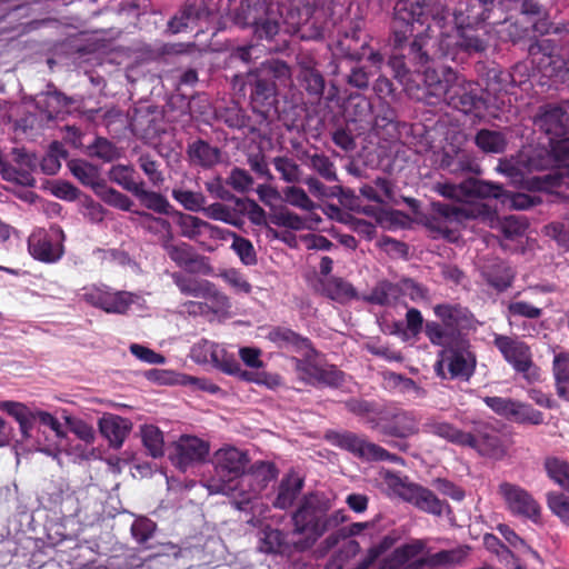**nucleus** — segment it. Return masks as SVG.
<instances>
[{
    "label": "nucleus",
    "instance_id": "7ed1b4c3",
    "mask_svg": "<svg viewBox=\"0 0 569 569\" xmlns=\"http://www.w3.org/2000/svg\"><path fill=\"white\" fill-rule=\"evenodd\" d=\"M327 506L316 495L306 496L292 515V537L302 536L295 541L296 550L310 549L328 530L338 528L348 517L343 510L327 513Z\"/></svg>",
    "mask_w": 569,
    "mask_h": 569
},
{
    "label": "nucleus",
    "instance_id": "338daca9",
    "mask_svg": "<svg viewBox=\"0 0 569 569\" xmlns=\"http://www.w3.org/2000/svg\"><path fill=\"white\" fill-rule=\"evenodd\" d=\"M270 221L277 227H283L296 231L306 230L307 227L306 222L302 220V217L288 209H280L274 211L270 216Z\"/></svg>",
    "mask_w": 569,
    "mask_h": 569
},
{
    "label": "nucleus",
    "instance_id": "8fccbe9b",
    "mask_svg": "<svg viewBox=\"0 0 569 569\" xmlns=\"http://www.w3.org/2000/svg\"><path fill=\"white\" fill-rule=\"evenodd\" d=\"M131 303V293L127 291H113L108 287L101 309L108 313H123Z\"/></svg>",
    "mask_w": 569,
    "mask_h": 569
},
{
    "label": "nucleus",
    "instance_id": "4c0bfd02",
    "mask_svg": "<svg viewBox=\"0 0 569 569\" xmlns=\"http://www.w3.org/2000/svg\"><path fill=\"white\" fill-rule=\"evenodd\" d=\"M70 102L68 97L58 91L41 93L37 97V106L48 119L56 118Z\"/></svg>",
    "mask_w": 569,
    "mask_h": 569
},
{
    "label": "nucleus",
    "instance_id": "3c124183",
    "mask_svg": "<svg viewBox=\"0 0 569 569\" xmlns=\"http://www.w3.org/2000/svg\"><path fill=\"white\" fill-rule=\"evenodd\" d=\"M231 236H233V231L204 221L199 243L207 246L208 250H214L220 243L228 241Z\"/></svg>",
    "mask_w": 569,
    "mask_h": 569
},
{
    "label": "nucleus",
    "instance_id": "de8ad7c7",
    "mask_svg": "<svg viewBox=\"0 0 569 569\" xmlns=\"http://www.w3.org/2000/svg\"><path fill=\"white\" fill-rule=\"evenodd\" d=\"M174 216L180 234L187 239L199 242L204 220L180 211H176Z\"/></svg>",
    "mask_w": 569,
    "mask_h": 569
},
{
    "label": "nucleus",
    "instance_id": "a878e982",
    "mask_svg": "<svg viewBox=\"0 0 569 569\" xmlns=\"http://www.w3.org/2000/svg\"><path fill=\"white\" fill-rule=\"evenodd\" d=\"M251 93H250V102L252 109L258 112H262V108L267 104L271 103V99H273L276 94V84L274 82L267 76L261 73L251 72L249 74Z\"/></svg>",
    "mask_w": 569,
    "mask_h": 569
},
{
    "label": "nucleus",
    "instance_id": "49530a36",
    "mask_svg": "<svg viewBox=\"0 0 569 569\" xmlns=\"http://www.w3.org/2000/svg\"><path fill=\"white\" fill-rule=\"evenodd\" d=\"M543 466L549 478L569 491V462L552 456L545 459Z\"/></svg>",
    "mask_w": 569,
    "mask_h": 569
},
{
    "label": "nucleus",
    "instance_id": "473e14b6",
    "mask_svg": "<svg viewBox=\"0 0 569 569\" xmlns=\"http://www.w3.org/2000/svg\"><path fill=\"white\" fill-rule=\"evenodd\" d=\"M470 547L459 546L450 550H441L422 558L423 563L437 569V567H453L460 565L468 557Z\"/></svg>",
    "mask_w": 569,
    "mask_h": 569
},
{
    "label": "nucleus",
    "instance_id": "f257e3e1",
    "mask_svg": "<svg viewBox=\"0 0 569 569\" xmlns=\"http://www.w3.org/2000/svg\"><path fill=\"white\" fill-rule=\"evenodd\" d=\"M470 220H479L497 229L505 239L515 240L521 237L528 224L518 216L502 219L486 203H469L461 207L448 206L441 201L431 202V211L427 218L428 228L439 236L453 241L460 227Z\"/></svg>",
    "mask_w": 569,
    "mask_h": 569
},
{
    "label": "nucleus",
    "instance_id": "20e7f679",
    "mask_svg": "<svg viewBox=\"0 0 569 569\" xmlns=\"http://www.w3.org/2000/svg\"><path fill=\"white\" fill-rule=\"evenodd\" d=\"M219 479L208 480L206 487L211 495L237 498L238 480L242 477L250 459L246 451L227 446L217 450L212 459Z\"/></svg>",
    "mask_w": 569,
    "mask_h": 569
},
{
    "label": "nucleus",
    "instance_id": "c9c22d12",
    "mask_svg": "<svg viewBox=\"0 0 569 569\" xmlns=\"http://www.w3.org/2000/svg\"><path fill=\"white\" fill-rule=\"evenodd\" d=\"M71 173L84 186L92 188L94 193L98 186H102L104 181L100 178L99 169L83 160H72L69 162Z\"/></svg>",
    "mask_w": 569,
    "mask_h": 569
},
{
    "label": "nucleus",
    "instance_id": "f8f14e48",
    "mask_svg": "<svg viewBox=\"0 0 569 569\" xmlns=\"http://www.w3.org/2000/svg\"><path fill=\"white\" fill-rule=\"evenodd\" d=\"M360 192L366 198L373 200L372 204L366 209V212L372 214L376 224L383 230L391 229V210L389 201L391 199V183L387 178H377L375 186H363Z\"/></svg>",
    "mask_w": 569,
    "mask_h": 569
},
{
    "label": "nucleus",
    "instance_id": "c756f323",
    "mask_svg": "<svg viewBox=\"0 0 569 569\" xmlns=\"http://www.w3.org/2000/svg\"><path fill=\"white\" fill-rule=\"evenodd\" d=\"M441 167L448 170L450 173H467L475 172L478 164L475 158L466 150H446L441 158Z\"/></svg>",
    "mask_w": 569,
    "mask_h": 569
},
{
    "label": "nucleus",
    "instance_id": "4468645a",
    "mask_svg": "<svg viewBox=\"0 0 569 569\" xmlns=\"http://www.w3.org/2000/svg\"><path fill=\"white\" fill-rule=\"evenodd\" d=\"M298 377L316 387H338L342 382V372L333 366H321L316 359H293Z\"/></svg>",
    "mask_w": 569,
    "mask_h": 569
},
{
    "label": "nucleus",
    "instance_id": "b1692460",
    "mask_svg": "<svg viewBox=\"0 0 569 569\" xmlns=\"http://www.w3.org/2000/svg\"><path fill=\"white\" fill-rule=\"evenodd\" d=\"M132 423L129 419L108 413L99 419V430L112 448H120L128 437Z\"/></svg>",
    "mask_w": 569,
    "mask_h": 569
},
{
    "label": "nucleus",
    "instance_id": "f704fd0d",
    "mask_svg": "<svg viewBox=\"0 0 569 569\" xmlns=\"http://www.w3.org/2000/svg\"><path fill=\"white\" fill-rule=\"evenodd\" d=\"M521 13L525 16L526 21H529L531 24L532 32L545 34L550 31L551 22L545 18V9L537 1L523 0Z\"/></svg>",
    "mask_w": 569,
    "mask_h": 569
},
{
    "label": "nucleus",
    "instance_id": "2f4dec72",
    "mask_svg": "<svg viewBox=\"0 0 569 569\" xmlns=\"http://www.w3.org/2000/svg\"><path fill=\"white\" fill-rule=\"evenodd\" d=\"M418 431V423L416 418L405 411L393 412V438L406 439ZM393 448L399 450H407L408 443L405 440L396 441L393 439Z\"/></svg>",
    "mask_w": 569,
    "mask_h": 569
},
{
    "label": "nucleus",
    "instance_id": "58836bf2",
    "mask_svg": "<svg viewBox=\"0 0 569 569\" xmlns=\"http://www.w3.org/2000/svg\"><path fill=\"white\" fill-rule=\"evenodd\" d=\"M171 197L184 210L190 212L201 211L207 203V198L201 191L188 190L183 186H174L171 191Z\"/></svg>",
    "mask_w": 569,
    "mask_h": 569
},
{
    "label": "nucleus",
    "instance_id": "bb28decb",
    "mask_svg": "<svg viewBox=\"0 0 569 569\" xmlns=\"http://www.w3.org/2000/svg\"><path fill=\"white\" fill-rule=\"evenodd\" d=\"M295 539L287 540L286 536L278 529L264 528L259 536L258 549L264 553L291 555L297 551Z\"/></svg>",
    "mask_w": 569,
    "mask_h": 569
},
{
    "label": "nucleus",
    "instance_id": "4be33fe9",
    "mask_svg": "<svg viewBox=\"0 0 569 569\" xmlns=\"http://www.w3.org/2000/svg\"><path fill=\"white\" fill-rule=\"evenodd\" d=\"M336 442L340 448L366 460H385L389 458L385 449L351 432L337 435Z\"/></svg>",
    "mask_w": 569,
    "mask_h": 569
},
{
    "label": "nucleus",
    "instance_id": "39448f33",
    "mask_svg": "<svg viewBox=\"0 0 569 569\" xmlns=\"http://www.w3.org/2000/svg\"><path fill=\"white\" fill-rule=\"evenodd\" d=\"M234 22L243 28L251 27L259 39L271 40L280 30V13L264 1L253 4L243 1L236 12Z\"/></svg>",
    "mask_w": 569,
    "mask_h": 569
},
{
    "label": "nucleus",
    "instance_id": "09e8293b",
    "mask_svg": "<svg viewBox=\"0 0 569 569\" xmlns=\"http://www.w3.org/2000/svg\"><path fill=\"white\" fill-rule=\"evenodd\" d=\"M425 333L432 345L441 346L443 349L459 340L442 322L428 321L425 325Z\"/></svg>",
    "mask_w": 569,
    "mask_h": 569
},
{
    "label": "nucleus",
    "instance_id": "bf43d9fd",
    "mask_svg": "<svg viewBox=\"0 0 569 569\" xmlns=\"http://www.w3.org/2000/svg\"><path fill=\"white\" fill-rule=\"evenodd\" d=\"M200 17V9L194 4L186 6L179 14L174 16L168 23L172 33H178L194 23Z\"/></svg>",
    "mask_w": 569,
    "mask_h": 569
},
{
    "label": "nucleus",
    "instance_id": "2eb2a0df",
    "mask_svg": "<svg viewBox=\"0 0 569 569\" xmlns=\"http://www.w3.org/2000/svg\"><path fill=\"white\" fill-rule=\"evenodd\" d=\"M533 126L546 133L550 141L562 138L568 133L569 114L555 103L542 104L533 116Z\"/></svg>",
    "mask_w": 569,
    "mask_h": 569
},
{
    "label": "nucleus",
    "instance_id": "9d476101",
    "mask_svg": "<svg viewBox=\"0 0 569 569\" xmlns=\"http://www.w3.org/2000/svg\"><path fill=\"white\" fill-rule=\"evenodd\" d=\"M277 477V469L271 462L257 461L244 470L240 480H238L237 503H248L257 498L268 483Z\"/></svg>",
    "mask_w": 569,
    "mask_h": 569
},
{
    "label": "nucleus",
    "instance_id": "393cba45",
    "mask_svg": "<svg viewBox=\"0 0 569 569\" xmlns=\"http://www.w3.org/2000/svg\"><path fill=\"white\" fill-rule=\"evenodd\" d=\"M520 163L526 173L545 170H557V160L549 147L538 146L520 152Z\"/></svg>",
    "mask_w": 569,
    "mask_h": 569
},
{
    "label": "nucleus",
    "instance_id": "a18cd8bd",
    "mask_svg": "<svg viewBox=\"0 0 569 569\" xmlns=\"http://www.w3.org/2000/svg\"><path fill=\"white\" fill-rule=\"evenodd\" d=\"M134 197L148 210H152L159 214H169L171 212V204L168 199L159 192L147 190L144 183L137 191Z\"/></svg>",
    "mask_w": 569,
    "mask_h": 569
},
{
    "label": "nucleus",
    "instance_id": "aec40b11",
    "mask_svg": "<svg viewBox=\"0 0 569 569\" xmlns=\"http://www.w3.org/2000/svg\"><path fill=\"white\" fill-rule=\"evenodd\" d=\"M433 312L441 322L453 331L457 339H463L461 331L469 329L473 323V316L468 308L459 303H439L433 307Z\"/></svg>",
    "mask_w": 569,
    "mask_h": 569
},
{
    "label": "nucleus",
    "instance_id": "c85d7f7f",
    "mask_svg": "<svg viewBox=\"0 0 569 569\" xmlns=\"http://www.w3.org/2000/svg\"><path fill=\"white\" fill-rule=\"evenodd\" d=\"M0 410L7 412L17 420L21 436L24 439L31 437L33 421L36 420L33 409L17 401H0Z\"/></svg>",
    "mask_w": 569,
    "mask_h": 569
},
{
    "label": "nucleus",
    "instance_id": "a211bd4d",
    "mask_svg": "<svg viewBox=\"0 0 569 569\" xmlns=\"http://www.w3.org/2000/svg\"><path fill=\"white\" fill-rule=\"evenodd\" d=\"M495 0H467L460 2L453 12L458 29H473L490 19Z\"/></svg>",
    "mask_w": 569,
    "mask_h": 569
},
{
    "label": "nucleus",
    "instance_id": "864d4df0",
    "mask_svg": "<svg viewBox=\"0 0 569 569\" xmlns=\"http://www.w3.org/2000/svg\"><path fill=\"white\" fill-rule=\"evenodd\" d=\"M141 438L144 447L153 458H158L163 455V435L158 427L153 425L143 426L141 428Z\"/></svg>",
    "mask_w": 569,
    "mask_h": 569
},
{
    "label": "nucleus",
    "instance_id": "0e129e2a",
    "mask_svg": "<svg viewBox=\"0 0 569 569\" xmlns=\"http://www.w3.org/2000/svg\"><path fill=\"white\" fill-rule=\"evenodd\" d=\"M422 488L423 487L408 481L407 478L402 479L393 472V496H398L403 501L415 505Z\"/></svg>",
    "mask_w": 569,
    "mask_h": 569
},
{
    "label": "nucleus",
    "instance_id": "603ef678",
    "mask_svg": "<svg viewBox=\"0 0 569 569\" xmlns=\"http://www.w3.org/2000/svg\"><path fill=\"white\" fill-rule=\"evenodd\" d=\"M545 233L565 250H569V211L545 226Z\"/></svg>",
    "mask_w": 569,
    "mask_h": 569
},
{
    "label": "nucleus",
    "instance_id": "6e6552de",
    "mask_svg": "<svg viewBox=\"0 0 569 569\" xmlns=\"http://www.w3.org/2000/svg\"><path fill=\"white\" fill-rule=\"evenodd\" d=\"M493 346L502 355L505 361L529 383L540 379V370L535 365L531 349L525 341L517 337L496 333Z\"/></svg>",
    "mask_w": 569,
    "mask_h": 569
},
{
    "label": "nucleus",
    "instance_id": "ea45409f",
    "mask_svg": "<svg viewBox=\"0 0 569 569\" xmlns=\"http://www.w3.org/2000/svg\"><path fill=\"white\" fill-rule=\"evenodd\" d=\"M109 178L111 181L119 184L126 191L131 192L133 196L144 183L136 179V170L131 166L116 164L112 166L109 171Z\"/></svg>",
    "mask_w": 569,
    "mask_h": 569
},
{
    "label": "nucleus",
    "instance_id": "6e6d98bb",
    "mask_svg": "<svg viewBox=\"0 0 569 569\" xmlns=\"http://www.w3.org/2000/svg\"><path fill=\"white\" fill-rule=\"evenodd\" d=\"M96 194L107 204L123 211H131L133 206V201L128 196L108 187L106 182L102 186H98Z\"/></svg>",
    "mask_w": 569,
    "mask_h": 569
},
{
    "label": "nucleus",
    "instance_id": "5fc2aeb1",
    "mask_svg": "<svg viewBox=\"0 0 569 569\" xmlns=\"http://www.w3.org/2000/svg\"><path fill=\"white\" fill-rule=\"evenodd\" d=\"M413 506L423 512L438 517L443 513L446 508H448V503L446 501L440 500L427 488H422Z\"/></svg>",
    "mask_w": 569,
    "mask_h": 569
},
{
    "label": "nucleus",
    "instance_id": "1a4fd4ad",
    "mask_svg": "<svg viewBox=\"0 0 569 569\" xmlns=\"http://www.w3.org/2000/svg\"><path fill=\"white\" fill-rule=\"evenodd\" d=\"M465 448L473 449L482 457L501 459L506 453V447L500 432L489 422L472 421L467 435Z\"/></svg>",
    "mask_w": 569,
    "mask_h": 569
},
{
    "label": "nucleus",
    "instance_id": "79ce46f5",
    "mask_svg": "<svg viewBox=\"0 0 569 569\" xmlns=\"http://www.w3.org/2000/svg\"><path fill=\"white\" fill-rule=\"evenodd\" d=\"M204 299V305L207 307V313H213L216 316H224L229 313L231 308V302L228 296L218 290L213 283H209L206 292L201 297Z\"/></svg>",
    "mask_w": 569,
    "mask_h": 569
},
{
    "label": "nucleus",
    "instance_id": "ddd939ff",
    "mask_svg": "<svg viewBox=\"0 0 569 569\" xmlns=\"http://www.w3.org/2000/svg\"><path fill=\"white\" fill-rule=\"evenodd\" d=\"M209 453V445L194 436H181L171 447L169 459L181 471L202 462Z\"/></svg>",
    "mask_w": 569,
    "mask_h": 569
},
{
    "label": "nucleus",
    "instance_id": "72a5a7b5",
    "mask_svg": "<svg viewBox=\"0 0 569 569\" xmlns=\"http://www.w3.org/2000/svg\"><path fill=\"white\" fill-rule=\"evenodd\" d=\"M303 480L297 475H290L282 479L273 506L278 509H288L300 495Z\"/></svg>",
    "mask_w": 569,
    "mask_h": 569
},
{
    "label": "nucleus",
    "instance_id": "f03ea898",
    "mask_svg": "<svg viewBox=\"0 0 569 569\" xmlns=\"http://www.w3.org/2000/svg\"><path fill=\"white\" fill-rule=\"evenodd\" d=\"M425 97L429 104L445 102L466 114L478 116L485 107L481 88L468 81L450 67L427 68L423 71Z\"/></svg>",
    "mask_w": 569,
    "mask_h": 569
},
{
    "label": "nucleus",
    "instance_id": "4d7b16f0",
    "mask_svg": "<svg viewBox=\"0 0 569 569\" xmlns=\"http://www.w3.org/2000/svg\"><path fill=\"white\" fill-rule=\"evenodd\" d=\"M306 164L327 181L332 182L338 180L335 163L323 153L308 156Z\"/></svg>",
    "mask_w": 569,
    "mask_h": 569
},
{
    "label": "nucleus",
    "instance_id": "e2e57ef3",
    "mask_svg": "<svg viewBox=\"0 0 569 569\" xmlns=\"http://www.w3.org/2000/svg\"><path fill=\"white\" fill-rule=\"evenodd\" d=\"M201 212H203L209 219L222 221L236 227L239 226V218L228 206L223 203L214 202L209 206L204 204Z\"/></svg>",
    "mask_w": 569,
    "mask_h": 569
},
{
    "label": "nucleus",
    "instance_id": "69168bd1",
    "mask_svg": "<svg viewBox=\"0 0 569 569\" xmlns=\"http://www.w3.org/2000/svg\"><path fill=\"white\" fill-rule=\"evenodd\" d=\"M274 169L280 173L281 179L288 183L299 182L301 179L300 167L288 157H276L272 160Z\"/></svg>",
    "mask_w": 569,
    "mask_h": 569
},
{
    "label": "nucleus",
    "instance_id": "7c9ffc66",
    "mask_svg": "<svg viewBox=\"0 0 569 569\" xmlns=\"http://www.w3.org/2000/svg\"><path fill=\"white\" fill-rule=\"evenodd\" d=\"M427 431L458 447H466L468 430H462L455 425L432 419L426 425Z\"/></svg>",
    "mask_w": 569,
    "mask_h": 569
},
{
    "label": "nucleus",
    "instance_id": "412c9836",
    "mask_svg": "<svg viewBox=\"0 0 569 569\" xmlns=\"http://www.w3.org/2000/svg\"><path fill=\"white\" fill-rule=\"evenodd\" d=\"M28 249L34 259L47 263L58 261L63 254V246L54 243L44 229H37L29 236Z\"/></svg>",
    "mask_w": 569,
    "mask_h": 569
},
{
    "label": "nucleus",
    "instance_id": "5701e85b",
    "mask_svg": "<svg viewBox=\"0 0 569 569\" xmlns=\"http://www.w3.org/2000/svg\"><path fill=\"white\" fill-rule=\"evenodd\" d=\"M480 274L486 283L498 292L507 290L513 281L512 269L499 258L487 259L480 267Z\"/></svg>",
    "mask_w": 569,
    "mask_h": 569
},
{
    "label": "nucleus",
    "instance_id": "a19ab883",
    "mask_svg": "<svg viewBox=\"0 0 569 569\" xmlns=\"http://www.w3.org/2000/svg\"><path fill=\"white\" fill-rule=\"evenodd\" d=\"M553 376L557 393L561 398H569V353L561 352L553 357Z\"/></svg>",
    "mask_w": 569,
    "mask_h": 569
},
{
    "label": "nucleus",
    "instance_id": "680f3d73",
    "mask_svg": "<svg viewBox=\"0 0 569 569\" xmlns=\"http://www.w3.org/2000/svg\"><path fill=\"white\" fill-rule=\"evenodd\" d=\"M509 420L519 423L528 422L532 425H540L543 422V415L542 412L533 409L530 405L515 400V406Z\"/></svg>",
    "mask_w": 569,
    "mask_h": 569
},
{
    "label": "nucleus",
    "instance_id": "052dcab7",
    "mask_svg": "<svg viewBox=\"0 0 569 569\" xmlns=\"http://www.w3.org/2000/svg\"><path fill=\"white\" fill-rule=\"evenodd\" d=\"M231 239V249L239 257L240 261L244 266H254L257 263V253L251 241L237 234L236 232H233Z\"/></svg>",
    "mask_w": 569,
    "mask_h": 569
},
{
    "label": "nucleus",
    "instance_id": "e433bc0d",
    "mask_svg": "<svg viewBox=\"0 0 569 569\" xmlns=\"http://www.w3.org/2000/svg\"><path fill=\"white\" fill-rule=\"evenodd\" d=\"M321 293L339 303H346L356 297V290L351 283L340 278H330L322 281Z\"/></svg>",
    "mask_w": 569,
    "mask_h": 569
},
{
    "label": "nucleus",
    "instance_id": "774afa93",
    "mask_svg": "<svg viewBox=\"0 0 569 569\" xmlns=\"http://www.w3.org/2000/svg\"><path fill=\"white\" fill-rule=\"evenodd\" d=\"M360 551V545L356 540H347L331 557L328 568L342 569L345 565Z\"/></svg>",
    "mask_w": 569,
    "mask_h": 569
},
{
    "label": "nucleus",
    "instance_id": "0eeeda50",
    "mask_svg": "<svg viewBox=\"0 0 569 569\" xmlns=\"http://www.w3.org/2000/svg\"><path fill=\"white\" fill-rule=\"evenodd\" d=\"M435 190L443 198L451 199L455 202L448 206L461 207L469 203H479L478 201H470L471 198H495L501 199L505 196V189L501 184L469 179L461 183L439 182L435 186ZM447 204V202H445Z\"/></svg>",
    "mask_w": 569,
    "mask_h": 569
},
{
    "label": "nucleus",
    "instance_id": "13d9d810",
    "mask_svg": "<svg viewBox=\"0 0 569 569\" xmlns=\"http://www.w3.org/2000/svg\"><path fill=\"white\" fill-rule=\"evenodd\" d=\"M163 247L169 258L179 267L187 268L197 260L191 247L187 243L173 244L166 242Z\"/></svg>",
    "mask_w": 569,
    "mask_h": 569
},
{
    "label": "nucleus",
    "instance_id": "6ab92c4d",
    "mask_svg": "<svg viewBox=\"0 0 569 569\" xmlns=\"http://www.w3.org/2000/svg\"><path fill=\"white\" fill-rule=\"evenodd\" d=\"M549 148L557 160V170L541 178V189L551 191L553 188H569V170L560 168L563 162L569 160V138L550 141Z\"/></svg>",
    "mask_w": 569,
    "mask_h": 569
},
{
    "label": "nucleus",
    "instance_id": "9b49d317",
    "mask_svg": "<svg viewBox=\"0 0 569 569\" xmlns=\"http://www.w3.org/2000/svg\"><path fill=\"white\" fill-rule=\"evenodd\" d=\"M190 358L197 363H210L228 375L240 372V365L234 355L207 339H201L191 347Z\"/></svg>",
    "mask_w": 569,
    "mask_h": 569
},
{
    "label": "nucleus",
    "instance_id": "37998d69",
    "mask_svg": "<svg viewBox=\"0 0 569 569\" xmlns=\"http://www.w3.org/2000/svg\"><path fill=\"white\" fill-rule=\"evenodd\" d=\"M475 142L483 152L500 153L506 149L507 140L502 132L481 129L477 132Z\"/></svg>",
    "mask_w": 569,
    "mask_h": 569
},
{
    "label": "nucleus",
    "instance_id": "423d86ee",
    "mask_svg": "<svg viewBox=\"0 0 569 569\" xmlns=\"http://www.w3.org/2000/svg\"><path fill=\"white\" fill-rule=\"evenodd\" d=\"M476 369V357L466 339H459L439 352L435 365L437 375L442 379L469 380Z\"/></svg>",
    "mask_w": 569,
    "mask_h": 569
},
{
    "label": "nucleus",
    "instance_id": "dca6fc26",
    "mask_svg": "<svg viewBox=\"0 0 569 569\" xmlns=\"http://www.w3.org/2000/svg\"><path fill=\"white\" fill-rule=\"evenodd\" d=\"M499 492L513 515L526 517L532 521L539 519L540 506L527 490L517 485L503 482L499 486Z\"/></svg>",
    "mask_w": 569,
    "mask_h": 569
},
{
    "label": "nucleus",
    "instance_id": "f3484780",
    "mask_svg": "<svg viewBox=\"0 0 569 569\" xmlns=\"http://www.w3.org/2000/svg\"><path fill=\"white\" fill-rule=\"evenodd\" d=\"M528 77V68L523 63H517L511 70L492 67L487 71L486 76L487 91L495 96L509 93L515 87L525 83Z\"/></svg>",
    "mask_w": 569,
    "mask_h": 569
},
{
    "label": "nucleus",
    "instance_id": "c03bdc74",
    "mask_svg": "<svg viewBox=\"0 0 569 569\" xmlns=\"http://www.w3.org/2000/svg\"><path fill=\"white\" fill-rule=\"evenodd\" d=\"M171 279L181 293L194 298L202 297L210 283L208 280L190 277L181 272L171 273Z\"/></svg>",
    "mask_w": 569,
    "mask_h": 569
},
{
    "label": "nucleus",
    "instance_id": "cd10ccee",
    "mask_svg": "<svg viewBox=\"0 0 569 569\" xmlns=\"http://www.w3.org/2000/svg\"><path fill=\"white\" fill-rule=\"evenodd\" d=\"M188 157L191 163L202 168H211L219 163L221 151L219 148L209 144L204 140H196L188 146Z\"/></svg>",
    "mask_w": 569,
    "mask_h": 569
}]
</instances>
